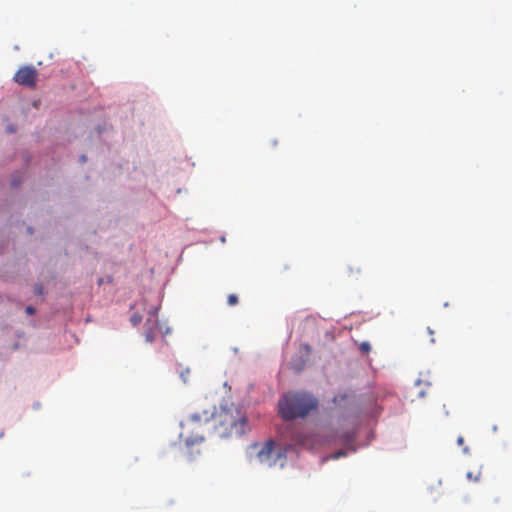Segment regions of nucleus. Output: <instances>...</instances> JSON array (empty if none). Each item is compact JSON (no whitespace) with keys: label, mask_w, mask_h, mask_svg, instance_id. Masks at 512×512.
Instances as JSON below:
<instances>
[{"label":"nucleus","mask_w":512,"mask_h":512,"mask_svg":"<svg viewBox=\"0 0 512 512\" xmlns=\"http://www.w3.org/2000/svg\"><path fill=\"white\" fill-rule=\"evenodd\" d=\"M295 444L301 445L302 447H310V437L304 433H297L292 437Z\"/></svg>","instance_id":"obj_9"},{"label":"nucleus","mask_w":512,"mask_h":512,"mask_svg":"<svg viewBox=\"0 0 512 512\" xmlns=\"http://www.w3.org/2000/svg\"><path fill=\"white\" fill-rule=\"evenodd\" d=\"M335 435L339 441H342L345 443H350V442L354 441V438H355V433H354V431H351V430H345V431H341V432L336 431Z\"/></svg>","instance_id":"obj_8"},{"label":"nucleus","mask_w":512,"mask_h":512,"mask_svg":"<svg viewBox=\"0 0 512 512\" xmlns=\"http://www.w3.org/2000/svg\"><path fill=\"white\" fill-rule=\"evenodd\" d=\"M38 72L36 67L32 65H26L20 67V69L14 74V81L22 86H28L31 89L37 84Z\"/></svg>","instance_id":"obj_5"},{"label":"nucleus","mask_w":512,"mask_h":512,"mask_svg":"<svg viewBox=\"0 0 512 512\" xmlns=\"http://www.w3.org/2000/svg\"><path fill=\"white\" fill-rule=\"evenodd\" d=\"M132 322L136 325V324H139L141 323V317L139 316H136V314H134V316L131 318Z\"/></svg>","instance_id":"obj_16"},{"label":"nucleus","mask_w":512,"mask_h":512,"mask_svg":"<svg viewBox=\"0 0 512 512\" xmlns=\"http://www.w3.org/2000/svg\"><path fill=\"white\" fill-rule=\"evenodd\" d=\"M238 304V297L236 294L232 293V294H229L228 296V305L230 306H234Z\"/></svg>","instance_id":"obj_12"},{"label":"nucleus","mask_w":512,"mask_h":512,"mask_svg":"<svg viewBox=\"0 0 512 512\" xmlns=\"http://www.w3.org/2000/svg\"><path fill=\"white\" fill-rule=\"evenodd\" d=\"M256 451V458L266 467L283 468L286 462V449L274 440H267L265 443H255L251 446Z\"/></svg>","instance_id":"obj_4"},{"label":"nucleus","mask_w":512,"mask_h":512,"mask_svg":"<svg viewBox=\"0 0 512 512\" xmlns=\"http://www.w3.org/2000/svg\"><path fill=\"white\" fill-rule=\"evenodd\" d=\"M81 161H82V162H85V161H86V156H82V157H81Z\"/></svg>","instance_id":"obj_20"},{"label":"nucleus","mask_w":512,"mask_h":512,"mask_svg":"<svg viewBox=\"0 0 512 512\" xmlns=\"http://www.w3.org/2000/svg\"><path fill=\"white\" fill-rule=\"evenodd\" d=\"M427 330L429 333H431V334L433 333V331L431 329H429V327L427 328Z\"/></svg>","instance_id":"obj_22"},{"label":"nucleus","mask_w":512,"mask_h":512,"mask_svg":"<svg viewBox=\"0 0 512 512\" xmlns=\"http://www.w3.org/2000/svg\"><path fill=\"white\" fill-rule=\"evenodd\" d=\"M158 323H154L150 325V320L146 323V331H145V339L147 343H153L155 337H156V329H157Z\"/></svg>","instance_id":"obj_7"},{"label":"nucleus","mask_w":512,"mask_h":512,"mask_svg":"<svg viewBox=\"0 0 512 512\" xmlns=\"http://www.w3.org/2000/svg\"><path fill=\"white\" fill-rule=\"evenodd\" d=\"M25 312H26L27 314H34V313L36 312V310H35V308H34V307H32V306H27V307L25 308Z\"/></svg>","instance_id":"obj_15"},{"label":"nucleus","mask_w":512,"mask_h":512,"mask_svg":"<svg viewBox=\"0 0 512 512\" xmlns=\"http://www.w3.org/2000/svg\"><path fill=\"white\" fill-rule=\"evenodd\" d=\"M8 131H9V132H14V131H15V129H13V126H8Z\"/></svg>","instance_id":"obj_19"},{"label":"nucleus","mask_w":512,"mask_h":512,"mask_svg":"<svg viewBox=\"0 0 512 512\" xmlns=\"http://www.w3.org/2000/svg\"><path fill=\"white\" fill-rule=\"evenodd\" d=\"M210 416L211 431L218 437L240 436L250 430L245 414L235 403L220 404L210 410Z\"/></svg>","instance_id":"obj_1"},{"label":"nucleus","mask_w":512,"mask_h":512,"mask_svg":"<svg viewBox=\"0 0 512 512\" xmlns=\"http://www.w3.org/2000/svg\"><path fill=\"white\" fill-rule=\"evenodd\" d=\"M36 293L42 294L43 293V287L42 286H36Z\"/></svg>","instance_id":"obj_18"},{"label":"nucleus","mask_w":512,"mask_h":512,"mask_svg":"<svg viewBox=\"0 0 512 512\" xmlns=\"http://www.w3.org/2000/svg\"><path fill=\"white\" fill-rule=\"evenodd\" d=\"M353 395L349 392H341L332 398V402L338 408H348Z\"/></svg>","instance_id":"obj_6"},{"label":"nucleus","mask_w":512,"mask_h":512,"mask_svg":"<svg viewBox=\"0 0 512 512\" xmlns=\"http://www.w3.org/2000/svg\"><path fill=\"white\" fill-rule=\"evenodd\" d=\"M469 451V448L468 447H464V453H468Z\"/></svg>","instance_id":"obj_21"},{"label":"nucleus","mask_w":512,"mask_h":512,"mask_svg":"<svg viewBox=\"0 0 512 512\" xmlns=\"http://www.w3.org/2000/svg\"><path fill=\"white\" fill-rule=\"evenodd\" d=\"M210 417V409H203L193 412L180 423L179 437L186 447L191 448L204 441L206 432L211 431Z\"/></svg>","instance_id":"obj_3"},{"label":"nucleus","mask_w":512,"mask_h":512,"mask_svg":"<svg viewBox=\"0 0 512 512\" xmlns=\"http://www.w3.org/2000/svg\"><path fill=\"white\" fill-rule=\"evenodd\" d=\"M360 351L363 353H368L371 351V345L367 342H363L360 344Z\"/></svg>","instance_id":"obj_13"},{"label":"nucleus","mask_w":512,"mask_h":512,"mask_svg":"<svg viewBox=\"0 0 512 512\" xmlns=\"http://www.w3.org/2000/svg\"><path fill=\"white\" fill-rule=\"evenodd\" d=\"M481 476H482V473L480 470L477 473L468 472L466 474V477L468 480L475 481V482L479 481L481 479Z\"/></svg>","instance_id":"obj_10"},{"label":"nucleus","mask_w":512,"mask_h":512,"mask_svg":"<svg viewBox=\"0 0 512 512\" xmlns=\"http://www.w3.org/2000/svg\"><path fill=\"white\" fill-rule=\"evenodd\" d=\"M178 372H179V376L181 377V379L184 382H187V377L190 375V369H188V368L180 369Z\"/></svg>","instance_id":"obj_11"},{"label":"nucleus","mask_w":512,"mask_h":512,"mask_svg":"<svg viewBox=\"0 0 512 512\" xmlns=\"http://www.w3.org/2000/svg\"><path fill=\"white\" fill-rule=\"evenodd\" d=\"M319 401L307 391H289L279 398L278 412L285 421L306 418L317 411Z\"/></svg>","instance_id":"obj_2"},{"label":"nucleus","mask_w":512,"mask_h":512,"mask_svg":"<svg viewBox=\"0 0 512 512\" xmlns=\"http://www.w3.org/2000/svg\"><path fill=\"white\" fill-rule=\"evenodd\" d=\"M346 453L344 452V450H339L338 453H335L332 455V458L334 460H337V458L341 457V456H345Z\"/></svg>","instance_id":"obj_14"},{"label":"nucleus","mask_w":512,"mask_h":512,"mask_svg":"<svg viewBox=\"0 0 512 512\" xmlns=\"http://www.w3.org/2000/svg\"><path fill=\"white\" fill-rule=\"evenodd\" d=\"M464 442H465V441H464V437H463V436H459V437L457 438V443H458L459 445H463V444H464Z\"/></svg>","instance_id":"obj_17"}]
</instances>
